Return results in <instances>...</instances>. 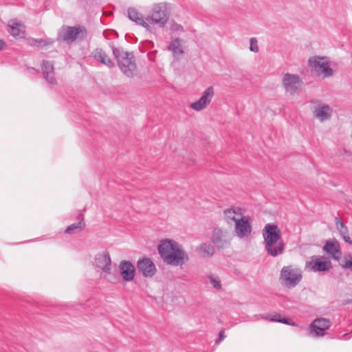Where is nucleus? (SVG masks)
I'll return each mask as SVG.
<instances>
[{"mask_svg":"<svg viewBox=\"0 0 352 352\" xmlns=\"http://www.w3.org/2000/svg\"><path fill=\"white\" fill-rule=\"evenodd\" d=\"M250 50L251 52H257L258 51V47L257 45V41L255 38H250Z\"/></svg>","mask_w":352,"mask_h":352,"instance_id":"nucleus-33","label":"nucleus"},{"mask_svg":"<svg viewBox=\"0 0 352 352\" xmlns=\"http://www.w3.org/2000/svg\"><path fill=\"white\" fill-rule=\"evenodd\" d=\"M80 221L77 223H74L69 226L65 230V232L67 234H74L78 233L82 231L85 227V223L84 221L83 215L82 214H79Z\"/></svg>","mask_w":352,"mask_h":352,"instance_id":"nucleus-27","label":"nucleus"},{"mask_svg":"<svg viewBox=\"0 0 352 352\" xmlns=\"http://www.w3.org/2000/svg\"><path fill=\"white\" fill-rule=\"evenodd\" d=\"M54 64L50 60H44L41 64V70L46 81L50 85L56 84L54 72Z\"/></svg>","mask_w":352,"mask_h":352,"instance_id":"nucleus-17","label":"nucleus"},{"mask_svg":"<svg viewBox=\"0 0 352 352\" xmlns=\"http://www.w3.org/2000/svg\"><path fill=\"white\" fill-rule=\"evenodd\" d=\"M119 269L122 278L127 282L134 279L135 268L129 261H122L120 263Z\"/></svg>","mask_w":352,"mask_h":352,"instance_id":"nucleus-16","label":"nucleus"},{"mask_svg":"<svg viewBox=\"0 0 352 352\" xmlns=\"http://www.w3.org/2000/svg\"><path fill=\"white\" fill-rule=\"evenodd\" d=\"M54 41L51 38H30L28 39V43L32 47L46 46L54 44Z\"/></svg>","mask_w":352,"mask_h":352,"instance_id":"nucleus-29","label":"nucleus"},{"mask_svg":"<svg viewBox=\"0 0 352 352\" xmlns=\"http://www.w3.org/2000/svg\"><path fill=\"white\" fill-rule=\"evenodd\" d=\"M230 237L226 231L223 230L219 228H214L212 232V241L219 248L225 247L230 243Z\"/></svg>","mask_w":352,"mask_h":352,"instance_id":"nucleus-14","label":"nucleus"},{"mask_svg":"<svg viewBox=\"0 0 352 352\" xmlns=\"http://www.w3.org/2000/svg\"><path fill=\"white\" fill-rule=\"evenodd\" d=\"M265 249L268 255L276 257L284 252L285 243L283 240H280L278 241V242L273 243L270 248H268L267 245H265Z\"/></svg>","mask_w":352,"mask_h":352,"instance_id":"nucleus-23","label":"nucleus"},{"mask_svg":"<svg viewBox=\"0 0 352 352\" xmlns=\"http://www.w3.org/2000/svg\"><path fill=\"white\" fill-rule=\"evenodd\" d=\"M268 320L272 322H278L292 326L297 325L295 322H291L289 318H282L281 315L278 313H274L271 316H268Z\"/></svg>","mask_w":352,"mask_h":352,"instance_id":"nucleus-30","label":"nucleus"},{"mask_svg":"<svg viewBox=\"0 0 352 352\" xmlns=\"http://www.w3.org/2000/svg\"><path fill=\"white\" fill-rule=\"evenodd\" d=\"M292 90L293 91H292V92H291V94H294V91H295L296 89H292Z\"/></svg>","mask_w":352,"mask_h":352,"instance_id":"nucleus-39","label":"nucleus"},{"mask_svg":"<svg viewBox=\"0 0 352 352\" xmlns=\"http://www.w3.org/2000/svg\"><path fill=\"white\" fill-rule=\"evenodd\" d=\"M331 267V261L327 259L324 256H313L305 264V268L314 272H328Z\"/></svg>","mask_w":352,"mask_h":352,"instance_id":"nucleus-7","label":"nucleus"},{"mask_svg":"<svg viewBox=\"0 0 352 352\" xmlns=\"http://www.w3.org/2000/svg\"><path fill=\"white\" fill-rule=\"evenodd\" d=\"M213 96V89H206L198 100L190 104V108L197 111H199L205 109L211 102Z\"/></svg>","mask_w":352,"mask_h":352,"instance_id":"nucleus-15","label":"nucleus"},{"mask_svg":"<svg viewBox=\"0 0 352 352\" xmlns=\"http://www.w3.org/2000/svg\"><path fill=\"white\" fill-rule=\"evenodd\" d=\"M175 30L180 32L184 30L183 27L181 25H175Z\"/></svg>","mask_w":352,"mask_h":352,"instance_id":"nucleus-38","label":"nucleus"},{"mask_svg":"<svg viewBox=\"0 0 352 352\" xmlns=\"http://www.w3.org/2000/svg\"><path fill=\"white\" fill-rule=\"evenodd\" d=\"M336 228L342 239L347 243L351 245L352 241L349 236V230L345 224L338 217L335 219Z\"/></svg>","mask_w":352,"mask_h":352,"instance_id":"nucleus-26","label":"nucleus"},{"mask_svg":"<svg viewBox=\"0 0 352 352\" xmlns=\"http://www.w3.org/2000/svg\"><path fill=\"white\" fill-rule=\"evenodd\" d=\"M182 40L179 38L173 39L168 46V50L172 52L175 58L179 59L184 54V50L181 45Z\"/></svg>","mask_w":352,"mask_h":352,"instance_id":"nucleus-24","label":"nucleus"},{"mask_svg":"<svg viewBox=\"0 0 352 352\" xmlns=\"http://www.w3.org/2000/svg\"><path fill=\"white\" fill-rule=\"evenodd\" d=\"M95 266L97 269L104 274V278L107 275H110L111 272V260L108 252L104 251L98 253L95 257Z\"/></svg>","mask_w":352,"mask_h":352,"instance_id":"nucleus-10","label":"nucleus"},{"mask_svg":"<svg viewBox=\"0 0 352 352\" xmlns=\"http://www.w3.org/2000/svg\"><path fill=\"white\" fill-rule=\"evenodd\" d=\"M27 72L29 73L30 74L34 75V74H38L39 71L38 69H35L34 67H27Z\"/></svg>","mask_w":352,"mask_h":352,"instance_id":"nucleus-34","label":"nucleus"},{"mask_svg":"<svg viewBox=\"0 0 352 352\" xmlns=\"http://www.w3.org/2000/svg\"><path fill=\"white\" fill-rule=\"evenodd\" d=\"M254 318L256 320H268V316H265L262 314H256L254 316Z\"/></svg>","mask_w":352,"mask_h":352,"instance_id":"nucleus-36","label":"nucleus"},{"mask_svg":"<svg viewBox=\"0 0 352 352\" xmlns=\"http://www.w3.org/2000/svg\"><path fill=\"white\" fill-rule=\"evenodd\" d=\"M128 18L135 22L137 25L144 27L147 30H150V26L144 19L142 14L140 13L135 8H129L127 10Z\"/></svg>","mask_w":352,"mask_h":352,"instance_id":"nucleus-18","label":"nucleus"},{"mask_svg":"<svg viewBox=\"0 0 352 352\" xmlns=\"http://www.w3.org/2000/svg\"><path fill=\"white\" fill-rule=\"evenodd\" d=\"M340 265L342 268L352 271V254L346 255Z\"/></svg>","mask_w":352,"mask_h":352,"instance_id":"nucleus-31","label":"nucleus"},{"mask_svg":"<svg viewBox=\"0 0 352 352\" xmlns=\"http://www.w3.org/2000/svg\"><path fill=\"white\" fill-rule=\"evenodd\" d=\"M137 268L144 277L151 278L156 273V267L151 258L143 257L138 260Z\"/></svg>","mask_w":352,"mask_h":352,"instance_id":"nucleus-12","label":"nucleus"},{"mask_svg":"<svg viewBox=\"0 0 352 352\" xmlns=\"http://www.w3.org/2000/svg\"><path fill=\"white\" fill-rule=\"evenodd\" d=\"M87 36V30L82 25L65 26L59 32V38L65 42L74 41L76 39L83 40Z\"/></svg>","mask_w":352,"mask_h":352,"instance_id":"nucleus-4","label":"nucleus"},{"mask_svg":"<svg viewBox=\"0 0 352 352\" xmlns=\"http://www.w3.org/2000/svg\"><path fill=\"white\" fill-rule=\"evenodd\" d=\"M331 322L328 319L320 318L315 319L310 324L309 334L313 337L323 336L324 331L330 327Z\"/></svg>","mask_w":352,"mask_h":352,"instance_id":"nucleus-11","label":"nucleus"},{"mask_svg":"<svg viewBox=\"0 0 352 352\" xmlns=\"http://www.w3.org/2000/svg\"><path fill=\"white\" fill-rule=\"evenodd\" d=\"M111 48L122 72L127 77L133 76L137 68L133 54L113 45H111Z\"/></svg>","mask_w":352,"mask_h":352,"instance_id":"nucleus-2","label":"nucleus"},{"mask_svg":"<svg viewBox=\"0 0 352 352\" xmlns=\"http://www.w3.org/2000/svg\"><path fill=\"white\" fill-rule=\"evenodd\" d=\"M263 243L270 248L274 242L283 240L280 230L278 226L273 223H267L263 230Z\"/></svg>","mask_w":352,"mask_h":352,"instance_id":"nucleus-8","label":"nucleus"},{"mask_svg":"<svg viewBox=\"0 0 352 352\" xmlns=\"http://www.w3.org/2000/svg\"><path fill=\"white\" fill-rule=\"evenodd\" d=\"M196 250L201 257H210L214 254V248L213 245L207 243H201L198 246Z\"/></svg>","mask_w":352,"mask_h":352,"instance_id":"nucleus-28","label":"nucleus"},{"mask_svg":"<svg viewBox=\"0 0 352 352\" xmlns=\"http://www.w3.org/2000/svg\"><path fill=\"white\" fill-rule=\"evenodd\" d=\"M209 278L210 283L212 285L214 288L217 289H221V284L220 280L218 278L214 277L213 276H210Z\"/></svg>","mask_w":352,"mask_h":352,"instance_id":"nucleus-32","label":"nucleus"},{"mask_svg":"<svg viewBox=\"0 0 352 352\" xmlns=\"http://www.w3.org/2000/svg\"><path fill=\"white\" fill-rule=\"evenodd\" d=\"M350 334H351V335H352V331L350 332Z\"/></svg>","mask_w":352,"mask_h":352,"instance_id":"nucleus-40","label":"nucleus"},{"mask_svg":"<svg viewBox=\"0 0 352 352\" xmlns=\"http://www.w3.org/2000/svg\"><path fill=\"white\" fill-rule=\"evenodd\" d=\"M157 249L164 262L173 266L182 265L189 259L181 245L171 239L162 241Z\"/></svg>","mask_w":352,"mask_h":352,"instance_id":"nucleus-1","label":"nucleus"},{"mask_svg":"<svg viewBox=\"0 0 352 352\" xmlns=\"http://www.w3.org/2000/svg\"><path fill=\"white\" fill-rule=\"evenodd\" d=\"M309 65L311 72L323 78L330 77L333 74V70L323 57L314 56L309 59Z\"/></svg>","mask_w":352,"mask_h":352,"instance_id":"nucleus-5","label":"nucleus"},{"mask_svg":"<svg viewBox=\"0 0 352 352\" xmlns=\"http://www.w3.org/2000/svg\"><path fill=\"white\" fill-rule=\"evenodd\" d=\"M323 251L331 256L335 260H338L340 258V246L338 241H327L322 248Z\"/></svg>","mask_w":352,"mask_h":352,"instance_id":"nucleus-20","label":"nucleus"},{"mask_svg":"<svg viewBox=\"0 0 352 352\" xmlns=\"http://www.w3.org/2000/svg\"><path fill=\"white\" fill-rule=\"evenodd\" d=\"M92 56L96 60L106 65L109 68L115 67L114 63L101 48H96L92 52Z\"/></svg>","mask_w":352,"mask_h":352,"instance_id":"nucleus-19","label":"nucleus"},{"mask_svg":"<svg viewBox=\"0 0 352 352\" xmlns=\"http://www.w3.org/2000/svg\"><path fill=\"white\" fill-rule=\"evenodd\" d=\"M302 278L301 271L292 266H285L280 271V279L287 288L296 287L300 282Z\"/></svg>","mask_w":352,"mask_h":352,"instance_id":"nucleus-3","label":"nucleus"},{"mask_svg":"<svg viewBox=\"0 0 352 352\" xmlns=\"http://www.w3.org/2000/svg\"><path fill=\"white\" fill-rule=\"evenodd\" d=\"M6 47V43L3 40L0 39V50H3Z\"/></svg>","mask_w":352,"mask_h":352,"instance_id":"nucleus-37","label":"nucleus"},{"mask_svg":"<svg viewBox=\"0 0 352 352\" xmlns=\"http://www.w3.org/2000/svg\"><path fill=\"white\" fill-rule=\"evenodd\" d=\"M224 338H225L224 330L222 329L220 331V332L219 333V338L216 340V344L220 343L221 341L223 340Z\"/></svg>","mask_w":352,"mask_h":352,"instance_id":"nucleus-35","label":"nucleus"},{"mask_svg":"<svg viewBox=\"0 0 352 352\" xmlns=\"http://www.w3.org/2000/svg\"><path fill=\"white\" fill-rule=\"evenodd\" d=\"M283 85L285 88H296V86L301 85L302 80L298 74L286 73L283 79Z\"/></svg>","mask_w":352,"mask_h":352,"instance_id":"nucleus-22","label":"nucleus"},{"mask_svg":"<svg viewBox=\"0 0 352 352\" xmlns=\"http://www.w3.org/2000/svg\"><path fill=\"white\" fill-rule=\"evenodd\" d=\"M168 19L167 8L165 3L154 5L151 15L146 18V21L157 24L160 28L164 27Z\"/></svg>","mask_w":352,"mask_h":352,"instance_id":"nucleus-6","label":"nucleus"},{"mask_svg":"<svg viewBox=\"0 0 352 352\" xmlns=\"http://www.w3.org/2000/svg\"><path fill=\"white\" fill-rule=\"evenodd\" d=\"M252 230L251 219L249 216H242L239 219L236 221L234 232L236 235L243 239L250 235Z\"/></svg>","mask_w":352,"mask_h":352,"instance_id":"nucleus-9","label":"nucleus"},{"mask_svg":"<svg viewBox=\"0 0 352 352\" xmlns=\"http://www.w3.org/2000/svg\"><path fill=\"white\" fill-rule=\"evenodd\" d=\"M8 32L15 38H21L24 37L25 30L24 26L20 23L13 21L8 25Z\"/></svg>","mask_w":352,"mask_h":352,"instance_id":"nucleus-25","label":"nucleus"},{"mask_svg":"<svg viewBox=\"0 0 352 352\" xmlns=\"http://www.w3.org/2000/svg\"><path fill=\"white\" fill-rule=\"evenodd\" d=\"M333 109L327 104H318L313 111L314 116L320 122L329 120L332 116Z\"/></svg>","mask_w":352,"mask_h":352,"instance_id":"nucleus-13","label":"nucleus"},{"mask_svg":"<svg viewBox=\"0 0 352 352\" xmlns=\"http://www.w3.org/2000/svg\"><path fill=\"white\" fill-rule=\"evenodd\" d=\"M224 219L228 224L236 223L242 216V210L240 208H230L224 210Z\"/></svg>","mask_w":352,"mask_h":352,"instance_id":"nucleus-21","label":"nucleus"}]
</instances>
